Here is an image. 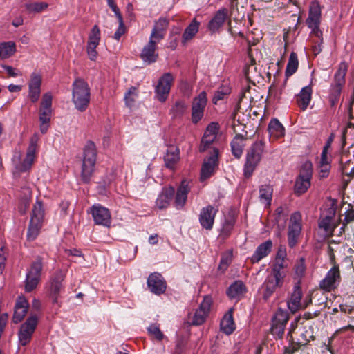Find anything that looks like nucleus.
I'll return each instance as SVG.
<instances>
[{
	"label": "nucleus",
	"mask_w": 354,
	"mask_h": 354,
	"mask_svg": "<svg viewBox=\"0 0 354 354\" xmlns=\"http://www.w3.org/2000/svg\"><path fill=\"white\" fill-rule=\"evenodd\" d=\"M299 65L297 55L295 52H292L290 55L288 62L286 68V76L290 77L293 75L297 70Z\"/></svg>",
	"instance_id": "obj_37"
},
{
	"label": "nucleus",
	"mask_w": 354,
	"mask_h": 354,
	"mask_svg": "<svg viewBox=\"0 0 354 354\" xmlns=\"http://www.w3.org/2000/svg\"><path fill=\"white\" fill-rule=\"evenodd\" d=\"M347 68V65L345 62L339 64L334 75L333 83L330 86L329 97L339 98L342 88L345 84V76Z\"/></svg>",
	"instance_id": "obj_10"
},
{
	"label": "nucleus",
	"mask_w": 354,
	"mask_h": 354,
	"mask_svg": "<svg viewBox=\"0 0 354 354\" xmlns=\"http://www.w3.org/2000/svg\"><path fill=\"white\" fill-rule=\"evenodd\" d=\"M52 115V110L39 109L40 122H50Z\"/></svg>",
	"instance_id": "obj_61"
},
{
	"label": "nucleus",
	"mask_w": 354,
	"mask_h": 354,
	"mask_svg": "<svg viewBox=\"0 0 354 354\" xmlns=\"http://www.w3.org/2000/svg\"><path fill=\"white\" fill-rule=\"evenodd\" d=\"M35 157L33 156H29L28 155H26L25 159L21 163L20 170L21 171H26L28 170L34 161Z\"/></svg>",
	"instance_id": "obj_60"
},
{
	"label": "nucleus",
	"mask_w": 354,
	"mask_h": 354,
	"mask_svg": "<svg viewBox=\"0 0 354 354\" xmlns=\"http://www.w3.org/2000/svg\"><path fill=\"white\" fill-rule=\"evenodd\" d=\"M218 209L211 205L203 207L199 213L198 221L201 227L206 230L213 228L215 216Z\"/></svg>",
	"instance_id": "obj_13"
},
{
	"label": "nucleus",
	"mask_w": 354,
	"mask_h": 354,
	"mask_svg": "<svg viewBox=\"0 0 354 354\" xmlns=\"http://www.w3.org/2000/svg\"><path fill=\"white\" fill-rule=\"evenodd\" d=\"M174 77L171 73H165L158 80V85L156 87L155 93L156 98L160 102H165L169 93L171 84L174 82Z\"/></svg>",
	"instance_id": "obj_12"
},
{
	"label": "nucleus",
	"mask_w": 354,
	"mask_h": 354,
	"mask_svg": "<svg viewBox=\"0 0 354 354\" xmlns=\"http://www.w3.org/2000/svg\"><path fill=\"white\" fill-rule=\"evenodd\" d=\"M107 4L110 7V8L113 10V12L115 13L118 19H122V16L120 13V9L117 6L114 0H107Z\"/></svg>",
	"instance_id": "obj_64"
},
{
	"label": "nucleus",
	"mask_w": 354,
	"mask_h": 354,
	"mask_svg": "<svg viewBox=\"0 0 354 354\" xmlns=\"http://www.w3.org/2000/svg\"><path fill=\"white\" fill-rule=\"evenodd\" d=\"M220 327L221 331L226 335H230L234 331L235 324L232 313H227L224 315L221 321Z\"/></svg>",
	"instance_id": "obj_34"
},
{
	"label": "nucleus",
	"mask_w": 354,
	"mask_h": 354,
	"mask_svg": "<svg viewBox=\"0 0 354 354\" xmlns=\"http://www.w3.org/2000/svg\"><path fill=\"white\" fill-rule=\"evenodd\" d=\"M228 16V10L226 8H220L217 10L207 24V29L214 34L219 30L223 26Z\"/></svg>",
	"instance_id": "obj_17"
},
{
	"label": "nucleus",
	"mask_w": 354,
	"mask_h": 354,
	"mask_svg": "<svg viewBox=\"0 0 354 354\" xmlns=\"http://www.w3.org/2000/svg\"><path fill=\"white\" fill-rule=\"evenodd\" d=\"M16 50L15 44L13 42H3L0 44V57L6 59L12 55Z\"/></svg>",
	"instance_id": "obj_39"
},
{
	"label": "nucleus",
	"mask_w": 354,
	"mask_h": 354,
	"mask_svg": "<svg viewBox=\"0 0 354 354\" xmlns=\"http://www.w3.org/2000/svg\"><path fill=\"white\" fill-rule=\"evenodd\" d=\"M41 77L35 73H32L30 81L28 84V97L31 102H37L41 93Z\"/></svg>",
	"instance_id": "obj_20"
},
{
	"label": "nucleus",
	"mask_w": 354,
	"mask_h": 354,
	"mask_svg": "<svg viewBox=\"0 0 354 354\" xmlns=\"http://www.w3.org/2000/svg\"><path fill=\"white\" fill-rule=\"evenodd\" d=\"M180 160V151L174 145L168 147L164 156L165 165L167 168L174 169Z\"/></svg>",
	"instance_id": "obj_26"
},
{
	"label": "nucleus",
	"mask_w": 354,
	"mask_h": 354,
	"mask_svg": "<svg viewBox=\"0 0 354 354\" xmlns=\"http://www.w3.org/2000/svg\"><path fill=\"white\" fill-rule=\"evenodd\" d=\"M135 87H131L124 95L125 103L129 107L132 106L135 102V97L137 95Z\"/></svg>",
	"instance_id": "obj_56"
},
{
	"label": "nucleus",
	"mask_w": 354,
	"mask_h": 354,
	"mask_svg": "<svg viewBox=\"0 0 354 354\" xmlns=\"http://www.w3.org/2000/svg\"><path fill=\"white\" fill-rule=\"evenodd\" d=\"M28 302L24 297H19L15 306L12 322L15 324L20 322L26 316L28 309Z\"/></svg>",
	"instance_id": "obj_23"
},
{
	"label": "nucleus",
	"mask_w": 354,
	"mask_h": 354,
	"mask_svg": "<svg viewBox=\"0 0 354 354\" xmlns=\"http://www.w3.org/2000/svg\"><path fill=\"white\" fill-rule=\"evenodd\" d=\"M147 330L151 337L158 341L162 340L165 337V335L160 330L159 326L156 324H151L149 327H147Z\"/></svg>",
	"instance_id": "obj_47"
},
{
	"label": "nucleus",
	"mask_w": 354,
	"mask_h": 354,
	"mask_svg": "<svg viewBox=\"0 0 354 354\" xmlns=\"http://www.w3.org/2000/svg\"><path fill=\"white\" fill-rule=\"evenodd\" d=\"M273 189L272 186L269 185H261L259 188V198L261 201L265 203L270 205L272 201Z\"/></svg>",
	"instance_id": "obj_40"
},
{
	"label": "nucleus",
	"mask_w": 354,
	"mask_h": 354,
	"mask_svg": "<svg viewBox=\"0 0 354 354\" xmlns=\"http://www.w3.org/2000/svg\"><path fill=\"white\" fill-rule=\"evenodd\" d=\"M230 93V88L227 86H221L214 92L212 102L216 104L220 100H223L227 95Z\"/></svg>",
	"instance_id": "obj_42"
},
{
	"label": "nucleus",
	"mask_w": 354,
	"mask_h": 354,
	"mask_svg": "<svg viewBox=\"0 0 354 354\" xmlns=\"http://www.w3.org/2000/svg\"><path fill=\"white\" fill-rule=\"evenodd\" d=\"M341 282V274L339 266L335 265L326 273L325 277L319 282L321 289L330 292L337 288Z\"/></svg>",
	"instance_id": "obj_11"
},
{
	"label": "nucleus",
	"mask_w": 354,
	"mask_h": 354,
	"mask_svg": "<svg viewBox=\"0 0 354 354\" xmlns=\"http://www.w3.org/2000/svg\"><path fill=\"white\" fill-rule=\"evenodd\" d=\"M286 266L284 260H276L272 266V274H270V276L274 277V278L278 279V280L283 281L285 277V273L283 270Z\"/></svg>",
	"instance_id": "obj_38"
},
{
	"label": "nucleus",
	"mask_w": 354,
	"mask_h": 354,
	"mask_svg": "<svg viewBox=\"0 0 354 354\" xmlns=\"http://www.w3.org/2000/svg\"><path fill=\"white\" fill-rule=\"evenodd\" d=\"M285 328H286V325L272 323V327H271V331L273 335H276L279 338H281L283 335Z\"/></svg>",
	"instance_id": "obj_59"
},
{
	"label": "nucleus",
	"mask_w": 354,
	"mask_h": 354,
	"mask_svg": "<svg viewBox=\"0 0 354 354\" xmlns=\"http://www.w3.org/2000/svg\"><path fill=\"white\" fill-rule=\"evenodd\" d=\"M90 212L95 224L106 227L111 225V214L107 208L100 204H95L91 207Z\"/></svg>",
	"instance_id": "obj_14"
},
{
	"label": "nucleus",
	"mask_w": 354,
	"mask_h": 354,
	"mask_svg": "<svg viewBox=\"0 0 354 354\" xmlns=\"http://www.w3.org/2000/svg\"><path fill=\"white\" fill-rule=\"evenodd\" d=\"M268 130L270 136L276 139L283 137L285 133V129L279 120L276 118L272 119L270 121Z\"/></svg>",
	"instance_id": "obj_32"
},
{
	"label": "nucleus",
	"mask_w": 354,
	"mask_h": 354,
	"mask_svg": "<svg viewBox=\"0 0 354 354\" xmlns=\"http://www.w3.org/2000/svg\"><path fill=\"white\" fill-rule=\"evenodd\" d=\"M200 23L194 19L191 24L185 29L183 34V42L192 39L198 31Z\"/></svg>",
	"instance_id": "obj_36"
},
{
	"label": "nucleus",
	"mask_w": 354,
	"mask_h": 354,
	"mask_svg": "<svg viewBox=\"0 0 354 354\" xmlns=\"http://www.w3.org/2000/svg\"><path fill=\"white\" fill-rule=\"evenodd\" d=\"M38 324V317L36 315L29 316L19 327L18 340L21 346H26L32 339V335Z\"/></svg>",
	"instance_id": "obj_6"
},
{
	"label": "nucleus",
	"mask_w": 354,
	"mask_h": 354,
	"mask_svg": "<svg viewBox=\"0 0 354 354\" xmlns=\"http://www.w3.org/2000/svg\"><path fill=\"white\" fill-rule=\"evenodd\" d=\"M302 297V291L299 282H297L294 287L290 299L288 301V309L295 313L302 307L301 299Z\"/></svg>",
	"instance_id": "obj_22"
},
{
	"label": "nucleus",
	"mask_w": 354,
	"mask_h": 354,
	"mask_svg": "<svg viewBox=\"0 0 354 354\" xmlns=\"http://www.w3.org/2000/svg\"><path fill=\"white\" fill-rule=\"evenodd\" d=\"M44 218V209L41 201H37L35 204L27 232V239L28 241H34L39 235L42 227Z\"/></svg>",
	"instance_id": "obj_3"
},
{
	"label": "nucleus",
	"mask_w": 354,
	"mask_h": 354,
	"mask_svg": "<svg viewBox=\"0 0 354 354\" xmlns=\"http://www.w3.org/2000/svg\"><path fill=\"white\" fill-rule=\"evenodd\" d=\"M119 22V26L113 35V38L116 40H119L122 35L125 32V28L124 26L123 19H118Z\"/></svg>",
	"instance_id": "obj_63"
},
{
	"label": "nucleus",
	"mask_w": 354,
	"mask_h": 354,
	"mask_svg": "<svg viewBox=\"0 0 354 354\" xmlns=\"http://www.w3.org/2000/svg\"><path fill=\"white\" fill-rule=\"evenodd\" d=\"M39 140V137L38 134L35 133L30 139L29 146L27 149L26 155L29 156L35 157V153L38 148V142Z\"/></svg>",
	"instance_id": "obj_48"
},
{
	"label": "nucleus",
	"mask_w": 354,
	"mask_h": 354,
	"mask_svg": "<svg viewBox=\"0 0 354 354\" xmlns=\"http://www.w3.org/2000/svg\"><path fill=\"white\" fill-rule=\"evenodd\" d=\"M232 262V254L231 253H229V254H226L225 255H223L222 257H221V261H220V263H219V266H218V270H221L223 272H225L229 265Z\"/></svg>",
	"instance_id": "obj_57"
},
{
	"label": "nucleus",
	"mask_w": 354,
	"mask_h": 354,
	"mask_svg": "<svg viewBox=\"0 0 354 354\" xmlns=\"http://www.w3.org/2000/svg\"><path fill=\"white\" fill-rule=\"evenodd\" d=\"M64 277L65 275L63 272L59 270L55 272L50 278L48 286V294L52 299L53 304L59 305V298L64 290V286L63 284Z\"/></svg>",
	"instance_id": "obj_5"
},
{
	"label": "nucleus",
	"mask_w": 354,
	"mask_h": 354,
	"mask_svg": "<svg viewBox=\"0 0 354 354\" xmlns=\"http://www.w3.org/2000/svg\"><path fill=\"white\" fill-rule=\"evenodd\" d=\"M147 286L151 292L158 295L164 293L167 288L166 282L162 275L156 272L149 276Z\"/></svg>",
	"instance_id": "obj_19"
},
{
	"label": "nucleus",
	"mask_w": 354,
	"mask_h": 354,
	"mask_svg": "<svg viewBox=\"0 0 354 354\" xmlns=\"http://www.w3.org/2000/svg\"><path fill=\"white\" fill-rule=\"evenodd\" d=\"M52 95L50 93L44 94L41 102L40 109L52 110Z\"/></svg>",
	"instance_id": "obj_54"
},
{
	"label": "nucleus",
	"mask_w": 354,
	"mask_h": 354,
	"mask_svg": "<svg viewBox=\"0 0 354 354\" xmlns=\"http://www.w3.org/2000/svg\"><path fill=\"white\" fill-rule=\"evenodd\" d=\"M247 291L246 286L242 281L238 280L230 286L227 295L230 298H236L243 296Z\"/></svg>",
	"instance_id": "obj_30"
},
{
	"label": "nucleus",
	"mask_w": 354,
	"mask_h": 354,
	"mask_svg": "<svg viewBox=\"0 0 354 354\" xmlns=\"http://www.w3.org/2000/svg\"><path fill=\"white\" fill-rule=\"evenodd\" d=\"M282 284L283 281L278 280V279H276L274 277H271L270 275L267 276L265 281L259 290L263 299L265 301H267L274 292L277 288L281 286Z\"/></svg>",
	"instance_id": "obj_18"
},
{
	"label": "nucleus",
	"mask_w": 354,
	"mask_h": 354,
	"mask_svg": "<svg viewBox=\"0 0 354 354\" xmlns=\"http://www.w3.org/2000/svg\"><path fill=\"white\" fill-rule=\"evenodd\" d=\"M218 150L216 148L213 149V153L204 160L201 171V180H205L209 178L214 172L216 167L218 165Z\"/></svg>",
	"instance_id": "obj_15"
},
{
	"label": "nucleus",
	"mask_w": 354,
	"mask_h": 354,
	"mask_svg": "<svg viewBox=\"0 0 354 354\" xmlns=\"http://www.w3.org/2000/svg\"><path fill=\"white\" fill-rule=\"evenodd\" d=\"M207 104V93L201 91L194 97L192 103L191 119L193 124H197L203 117L205 107Z\"/></svg>",
	"instance_id": "obj_9"
},
{
	"label": "nucleus",
	"mask_w": 354,
	"mask_h": 354,
	"mask_svg": "<svg viewBox=\"0 0 354 354\" xmlns=\"http://www.w3.org/2000/svg\"><path fill=\"white\" fill-rule=\"evenodd\" d=\"M100 41V30L98 26L95 25L88 35L87 44L98 46Z\"/></svg>",
	"instance_id": "obj_44"
},
{
	"label": "nucleus",
	"mask_w": 354,
	"mask_h": 354,
	"mask_svg": "<svg viewBox=\"0 0 354 354\" xmlns=\"http://www.w3.org/2000/svg\"><path fill=\"white\" fill-rule=\"evenodd\" d=\"M212 304V297L209 295L204 297L199 307L195 310L192 316H189V322L192 325L199 326L203 324L210 310Z\"/></svg>",
	"instance_id": "obj_8"
},
{
	"label": "nucleus",
	"mask_w": 354,
	"mask_h": 354,
	"mask_svg": "<svg viewBox=\"0 0 354 354\" xmlns=\"http://www.w3.org/2000/svg\"><path fill=\"white\" fill-rule=\"evenodd\" d=\"M232 153L236 158H240L243 154L244 138L241 135H236L231 143Z\"/></svg>",
	"instance_id": "obj_33"
},
{
	"label": "nucleus",
	"mask_w": 354,
	"mask_h": 354,
	"mask_svg": "<svg viewBox=\"0 0 354 354\" xmlns=\"http://www.w3.org/2000/svg\"><path fill=\"white\" fill-rule=\"evenodd\" d=\"M264 142L262 140L257 141L252 144L250 147L249 151L256 155V156L259 157L260 159L262 158V154L264 151Z\"/></svg>",
	"instance_id": "obj_50"
},
{
	"label": "nucleus",
	"mask_w": 354,
	"mask_h": 354,
	"mask_svg": "<svg viewBox=\"0 0 354 354\" xmlns=\"http://www.w3.org/2000/svg\"><path fill=\"white\" fill-rule=\"evenodd\" d=\"M306 266L305 264V259L304 257L299 258L295 265V274L296 278L298 279L297 282L300 283L301 279L304 276L306 272Z\"/></svg>",
	"instance_id": "obj_41"
},
{
	"label": "nucleus",
	"mask_w": 354,
	"mask_h": 354,
	"mask_svg": "<svg viewBox=\"0 0 354 354\" xmlns=\"http://www.w3.org/2000/svg\"><path fill=\"white\" fill-rule=\"evenodd\" d=\"M216 138L212 136H203L202 137L201 144L199 146V151L204 152L207 149L211 147V145L215 141Z\"/></svg>",
	"instance_id": "obj_51"
},
{
	"label": "nucleus",
	"mask_w": 354,
	"mask_h": 354,
	"mask_svg": "<svg viewBox=\"0 0 354 354\" xmlns=\"http://www.w3.org/2000/svg\"><path fill=\"white\" fill-rule=\"evenodd\" d=\"M174 194L175 189L173 187H164L156 199V207L160 209L167 208Z\"/></svg>",
	"instance_id": "obj_25"
},
{
	"label": "nucleus",
	"mask_w": 354,
	"mask_h": 354,
	"mask_svg": "<svg viewBox=\"0 0 354 354\" xmlns=\"http://www.w3.org/2000/svg\"><path fill=\"white\" fill-rule=\"evenodd\" d=\"M156 46L154 45V42L149 41L147 45H145L140 53V58L142 60L148 64H151L157 61L158 57V53L156 51Z\"/></svg>",
	"instance_id": "obj_24"
},
{
	"label": "nucleus",
	"mask_w": 354,
	"mask_h": 354,
	"mask_svg": "<svg viewBox=\"0 0 354 354\" xmlns=\"http://www.w3.org/2000/svg\"><path fill=\"white\" fill-rule=\"evenodd\" d=\"M41 277L28 270L25 281V290L26 292H31L33 290L39 283Z\"/></svg>",
	"instance_id": "obj_35"
},
{
	"label": "nucleus",
	"mask_w": 354,
	"mask_h": 354,
	"mask_svg": "<svg viewBox=\"0 0 354 354\" xmlns=\"http://www.w3.org/2000/svg\"><path fill=\"white\" fill-rule=\"evenodd\" d=\"M272 248V242L271 240H267L266 241L260 244L255 250L254 254L250 258V261L252 263L259 262L262 259L267 257L271 252Z\"/></svg>",
	"instance_id": "obj_27"
},
{
	"label": "nucleus",
	"mask_w": 354,
	"mask_h": 354,
	"mask_svg": "<svg viewBox=\"0 0 354 354\" xmlns=\"http://www.w3.org/2000/svg\"><path fill=\"white\" fill-rule=\"evenodd\" d=\"M301 214L299 212H295L290 218L288 232V242L290 248H294L301 232Z\"/></svg>",
	"instance_id": "obj_7"
},
{
	"label": "nucleus",
	"mask_w": 354,
	"mask_h": 354,
	"mask_svg": "<svg viewBox=\"0 0 354 354\" xmlns=\"http://www.w3.org/2000/svg\"><path fill=\"white\" fill-rule=\"evenodd\" d=\"M43 268L41 259L38 257L35 261H33L28 270L41 277V273Z\"/></svg>",
	"instance_id": "obj_55"
},
{
	"label": "nucleus",
	"mask_w": 354,
	"mask_h": 354,
	"mask_svg": "<svg viewBox=\"0 0 354 354\" xmlns=\"http://www.w3.org/2000/svg\"><path fill=\"white\" fill-rule=\"evenodd\" d=\"M312 87L308 85L302 88L299 93L296 96L297 104L302 111H305L309 105L312 98Z\"/></svg>",
	"instance_id": "obj_28"
},
{
	"label": "nucleus",
	"mask_w": 354,
	"mask_h": 354,
	"mask_svg": "<svg viewBox=\"0 0 354 354\" xmlns=\"http://www.w3.org/2000/svg\"><path fill=\"white\" fill-rule=\"evenodd\" d=\"M289 319L288 314L286 311L279 308L277 310L274 318L272 319V323L286 325Z\"/></svg>",
	"instance_id": "obj_46"
},
{
	"label": "nucleus",
	"mask_w": 354,
	"mask_h": 354,
	"mask_svg": "<svg viewBox=\"0 0 354 354\" xmlns=\"http://www.w3.org/2000/svg\"><path fill=\"white\" fill-rule=\"evenodd\" d=\"M235 221L236 220L233 216L226 218L223 225L222 233L226 236H228L233 229Z\"/></svg>",
	"instance_id": "obj_52"
},
{
	"label": "nucleus",
	"mask_w": 354,
	"mask_h": 354,
	"mask_svg": "<svg viewBox=\"0 0 354 354\" xmlns=\"http://www.w3.org/2000/svg\"><path fill=\"white\" fill-rule=\"evenodd\" d=\"M189 191V182L186 180H183L177 189L174 198V205L176 209H180L184 207Z\"/></svg>",
	"instance_id": "obj_21"
},
{
	"label": "nucleus",
	"mask_w": 354,
	"mask_h": 354,
	"mask_svg": "<svg viewBox=\"0 0 354 354\" xmlns=\"http://www.w3.org/2000/svg\"><path fill=\"white\" fill-rule=\"evenodd\" d=\"M321 19V8L318 2L313 1L310 3L308 17L306 19V25L315 34L319 32Z\"/></svg>",
	"instance_id": "obj_16"
},
{
	"label": "nucleus",
	"mask_w": 354,
	"mask_h": 354,
	"mask_svg": "<svg viewBox=\"0 0 354 354\" xmlns=\"http://www.w3.org/2000/svg\"><path fill=\"white\" fill-rule=\"evenodd\" d=\"M261 160V159L248 150L243 169L244 176L245 178H248L252 176Z\"/></svg>",
	"instance_id": "obj_29"
},
{
	"label": "nucleus",
	"mask_w": 354,
	"mask_h": 354,
	"mask_svg": "<svg viewBox=\"0 0 354 354\" xmlns=\"http://www.w3.org/2000/svg\"><path fill=\"white\" fill-rule=\"evenodd\" d=\"M97 157V150L93 142L89 140L84 148V155L80 172V180L81 183H90L95 171Z\"/></svg>",
	"instance_id": "obj_1"
},
{
	"label": "nucleus",
	"mask_w": 354,
	"mask_h": 354,
	"mask_svg": "<svg viewBox=\"0 0 354 354\" xmlns=\"http://www.w3.org/2000/svg\"><path fill=\"white\" fill-rule=\"evenodd\" d=\"M312 171V163L308 161L305 162L296 178L294 186V192L297 196H299L304 194L310 187Z\"/></svg>",
	"instance_id": "obj_4"
},
{
	"label": "nucleus",
	"mask_w": 354,
	"mask_h": 354,
	"mask_svg": "<svg viewBox=\"0 0 354 354\" xmlns=\"http://www.w3.org/2000/svg\"><path fill=\"white\" fill-rule=\"evenodd\" d=\"M218 131V124L217 122H211L207 127L203 136H212V137L216 138Z\"/></svg>",
	"instance_id": "obj_58"
},
{
	"label": "nucleus",
	"mask_w": 354,
	"mask_h": 354,
	"mask_svg": "<svg viewBox=\"0 0 354 354\" xmlns=\"http://www.w3.org/2000/svg\"><path fill=\"white\" fill-rule=\"evenodd\" d=\"M165 32L163 31V28H158L157 26H154L152 29L149 41L154 42V45L160 41L165 37Z\"/></svg>",
	"instance_id": "obj_49"
},
{
	"label": "nucleus",
	"mask_w": 354,
	"mask_h": 354,
	"mask_svg": "<svg viewBox=\"0 0 354 354\" xmlns=\"http://www.w3.org/2000/svg\"><path fill=\"white\" fill-rule=\"evenodd\" d=\"M90 88L88 83L80 77H77L72 84V102L80 112L86 111L90 102Z\"/></svg>",
	"instance_id": "obj_2"
},
{
	"label": "nucleus",
	"mask_w": 354,
	"mask_h": 354,
	"mask_svg": "<svg viewBox=\"0 0 354 354\" xmlns=\"http://www.w3.org/2000/svg\"><path fill=\"white\" fill-rule=\"evenodd\" d=\"M48 6V4L46 2L27 3L25 4V8L29 12L35 13L46 10Z\"/></svg>",
	"instance_id": "obj_43"
},
{
	"label": "nucleus",
	"mask_w": 354,
	"mask_h": 354,
	"mask_svg": "<svg viewBox=\"0 0 354 354\" xmlns=\"http://www.w3.org/2000/svg\"><path fill=\"white\" fill-rule=\"evenodd\" d=\"M97 46L96 45H90L87 44L86 46V51L87 55L89 58V59L94 61L96 59L97 57V52L96 51V48Z\"/></svg>",
	"instance_id": "obj_62"
},
{
	"label": "nucleus",
	"mask_w": 354,
	"mask_h": 354,
	"mask_svg": "<svg viewBox=\"0 0 354 354\" xmlns=\"http://www.w3.org/2000/svg\"><path fill=\"white\" fill-rule=\"evenodd\" d=\"M335 208L332 206L328 209V214L319 222V227L323 229L326 233H331L334 230V226L332 225L331 221L335 216Z\"/></svg>",
	"instance_id": "obj_31"
},
{
	"label": "nucleus",
	"mask_w": 354,
	"mask_h": 354,
	"mask_svg": "<svg viewBox=\"0 0 354 354\" xmlns=\"http://www.w3.org/2000/svg\"><path fill=\"white\" fill-rule=\"evenodd\" d=\"M300 330V337L301 338L300 344H306L313 338V330L311 327H308V328H304Z\"/></svg>",
	"instance_id": "obj_53"
},
{
	"label": "nucleus",
	"mask_w": 354,
	"mask_h": 354,
	"mask_svg": "<svg viewBox=\"0 0 354 354\" xmlns=\"http://www.w3.org/2000/svg\"><path fill=\"white\" fill-rule=\"evenodd\" d=\"M187 109V105L183 100H177L171 109L174 117H180Z\"/></svg>",
	"instance_id": "obj_45"
}]
</instances>
